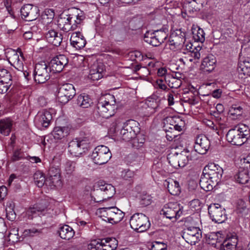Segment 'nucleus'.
<instances>
[{
  "mask_svg": "<svg viewBox=\"0 0 250 250\" xmlns=\"http://www.w3.org/2000/svg\"><path fill=\"white\" fill-rule=\"evenodd\" d=\"M223 169L218 165L210 163L203 169L200 180L201 188L206 191H210L220 182Z\"/></svg>",
  "mask_w": 250,
  "mask_h": 250,
  "instance_id": "f257e3e1",
  "label": "nucleus"
},
{
  "mask_svg": "<svg viewBox=\"0 0 250 250\" xmlns=\"http://www.w3.org/2000/svg\"><path fill=\"white\" fill-rule=\"evenodd\" d=\"M115 103V98L113 95L106 94L103 96L100 97L97 104V111L100 116L108 119L115 113L117 109Z\"/></svg>",
  "mask_w": 250,
  "mask_h": 250,
  "instance_id": "f03ea898",
  "label": "nucleus"
},
{
  "mask_svg": "<svg viewBox=\"0 0 250 250\" xmlns=\"http://www.w3.org/2000/svg\"><path fill=\"white\" fill-rule=\"evenodd\" d=\"M84 19V16L82 12L77 15L61 16L58 20V26L65 32L74 30L80 26Z\"/></svg>",
  "mask_w": 250,
  "mask_h": 250,
  "instance_id": "7ed1b4c3",
  "label": "nucleus"
},
{
  "mask_svg": "<svg viewBox=\"0 0 250 250\" xmlns=\"http://www.w3.org/2000/svg\"><path fill=\"white\" fill-rule=\"evenodd\" d=\"M7 58L9 62L18 71L21 72L25 78L28 80L30 72L24 69L23 65L24 57L22 52L11 49L7 52Z\"/></svg>",
  "mask_w": 250,
  "mask_h": 250,
  "instance_id": "20e7f679",
  "label": "nucleus"
},
{
  "mask_svg": "<svg viewBox=\"0 0 250 250\" xmlns=\"http://www.w3.org/2000/svg\"><path fill=\"white\" fill-rule=\"evenodd\" d=\"M90 148V141L87 138L75 139L69 143L68 150L74 157H80Z\"/></svg>",
  "mask_w": 250,
  "mask_h": 250,
  "instance_id": "39448f33",
  "label": "nucleus"
},
{
  "mask_svg": "<svg viewBox=\"0 0 250 250\" xmlns=\"http://www.w3.org/2000/svg\"><path fill=\"white\" fill-rule=\"evenodd\" d=\"M140 131L139 123L133 120L127 121L120 131V137L125 142H129L134 138Z\"/></svg>",
  "mask_w": 250,
  "mask_h": 250,
  "instance_id": "423d86ee",
  "label": "nucleus"
},
{
  "mask_svg": "<svg viewBox=\"0 0 250 250\" xmlns=\"http://www.w3.org/2000/svg\"><path fill=\"white\" fill-rule=\"evenodd\" d=\"M129 223L131 228L138 232H144L150 227L148 218L142 213L133 214L131 217Z\"/></svg>",
  "mask_w": 250,
  "mask_h": 250,
  "instance_id": "0eeeda50",
  "label": "nucleus"
},
{
  "mask_svg": "<svg viewBox=\"0 0 250 250\" xmlns=\"http://www.w3.org/2000/svg\"><path fill=\"white\" fill-rule=\"evenodd\" d=\"M183 212V207L177 202H170L166 204L161 211V214H163L167 218L176 221L182 215Z\"/></svg>",
  "mask_w": 250,
  "mask_h": 250,
  "instance_id": "6e6552de",
  "label": "nucleus"
},
{
  "mask_svg": "<svg viewBox=\"0 0 250 250\" xmlns=\"http://www.w3.org/2000/svg\"><path fill=\"white\" fill-rule=\"evenodd\" d=\"M51 72V69L45 62L36 64L33 72L35 81L38 83H45L50 79Z\"/></svg>",
  "mask_w": 250,
  "mask_h": 250,
  "instance_id": "1a4fd4ad",
  "label": "nucleus"
},
{
  "mask_svg": "<svg viewBox=\"0 0 250 250\" xmlns=\"http://www.w3.org/2000/svg\"><path fill=\"white\" fill-rule=\"evenodd\" d=\"M111 153L109 149L104 145L95 147L91 155L94 163L102 165L106 163L111 157Z\"/></svg>",
  "mask_w": 250,
  "mask_h": 250,
  "instance_id": "9d476101",
  "label": "nucleus"
},
{
  "mask_svg": "<svg viewBox=\"0 0 250 250\" xmlns=\"http://www.w3.org/2000/svg\"><path fill=\"white\" fill-rule=\"evenodd\" d=\"M104 220L112 224L120 222L124 218L125 213L116 207H111L103 208Z\"/></svg>",
  "mask_w": 250,
  "mask_h": 250,
  "instance_id": "9b49d317",
  "label": "nucleus"
},
{
  "mask_svg": "<svg viewBox=\"0 0 250 250\" xmlns=\"http://www.w3.org/2000/svg\"><path fill=\"white\" fill-rule=\"evenodd\" d=\"M191 157L188 152H182L180 153L169 154L167 160L170 165L175 168L184 167L191 160Z\"/></svg>",
  "mask_w": 250,
  "mask_h": 250,
  "instance_id": "f8f14e48",
  "label": "nucleus"
},
{
  "mask_svg": "<svg viewBox=\"0 0 250 250\" xmlns=\"http://www.w3.org/2000/svg\"><path fill=\"white\" fill-rule=\"evenodd\" d=\"M76 94V90L73 84L65 83L59 89L58 99L59 102L65 104L71 100Z\"/></svg>",
  "mask_w": 250,
  "mask_h": 250,
  "instance_id": "ddd939ff",
  "label": "nucleus"
},
{
  "mask_svg": "<svg viewBox=\"0 0 250 250\" xmlns=\"http://www.w3.org/2000/svg\"><path fill=\"white\" fill-rule=\"evenodd\" d=\"M167 38L166 32L162 30H156L154 32L147 31L144 35V41L154 46H158Z\"/></svg>",
  "mask_w": 250,
  "mask_h": 250,
  "instance_id": "4468645a",
  "label": "nucleus"
},
{
  "mask_svg": "<svg viewBox=\"0 0 250 250\" xmlns=\"http://www.w3.org/2000/svg\"><path fill=\"white\" fill-rule=\"evenodd\" d=\"M208 211L210 218L215 223H222L227 218L225 208L219 204L210 205Z\"/></svg>",
  "mask_w": 250,
  "mask_h": 250,
  "instance_id": "2eb2a0df",
  "label": "nucleus"
},
{
  "mask_svg": "<svg viewBox=\"0 0 250 250\" xmlns=\"http://www.w3.org/2000/svg\"><path fill=\"white\" fill-rule=\"evenodd\" d=\"M182 237L188 243L195 245L202 238V232L199 228L190 227L184 230Z\"/></svg>",
  "mask_w": 250,
  "mask_h": 250,
  "instance_id": "dca6fc26",
  "label": "nucleus"
},
{
  "mask_svg": "<svg viewBox=\"0 0 250 250\" xmlns=\"http://www.w3.org/2000/svg\"><path fill=\"white\" fill-rule=\"evenodd\" d=\"M102 246L103 250H115L118 247V241L115 238H105L98 241H94L88 245V249H96V246Z\"/></svg>",
  "mask_w": 250,
  "mask_h": 250,
  "instance_id": "f3484780",
  "label": "nucleus"
},
{
  "mask_svg": "<svg viewBox=\"0 0 250 250\" xmlns=\"http://www.w3.org/2000/svg\"><path fill=\"white\" fill-rule=\"evenodd\" d=\"M68 62V59L65 55H59L50 61L48 66L53 73H59L63 70Z\"/></svg>",
  "mask_w": 250,
  "mask_h": 250,
  "instance_id": "a211bd4d",
  "label": "nucleus"
},
{
  "mask_svg": "<svg viewBox=\"0 0 250 250\" xmlns=\"http://www.w3.org/2000/svg\"><path fill=\"white\" fill-rule=\"evenodd\" d=\"M39 10L31 4L24 5L21 9V18L27 21L35 20L39 16Z\"/></svg>",
  "mask_w": 250,
  "mask_h": 250,
  "instance_id": "6ab92c4d",
  "label": "nucleus"
},
{
  "mask_svg": "<svg viewBox=\"0 0 250 250\" xmlns=\"http://www.w3.org/2000/svg\"><path fill=\"white\" fill-rule=\"evenodd\" d=\"M184 34L180 30L172 33L169 39V46L171 50L175 51L183 47L185 41Z\"/></svg>",
  "mask_w": 250,
  "mask_h": 250,
  "instance_id": "aec40b11",
  "label": "nucleus"
},
{
  "mask_svg": "<svg viewBox=\"0 0 250 250\" xmlns=\"http://www.w3.org/2000/svg\"><path fill=\"white\" fill-rule=\"evenodd\" d=\"M99 188V189H97L96 192L98 194L102 195L103 197L98 199L94 197L93 200L95 202H100L106 199L110 198L115 192L114 187L111 184H104V185H101Z\"/></svg>",
  "mask_w": 250,
  "mask_h": 250,
  "instance_id": "412c9836",
  "label": "nucleus"
},
{
  "mask_svg": "<svg viewBox=\"0 0 250 250\" xmlns=\"http://www.w3.org/2000/svg\"><path fill=\"white\" fill-rule=\"evenodd\" d=\"M210 143L208 139L204 135L197 136L195 141V151L200 154H205L208 150Z\"/></svg>",
  "mask_w": 250,
  "mask_h": 250,
  "instance_id": "4be33fe9",
  "label": "nucleus"
},
{
  "mask_svg": "<svg viewBox=\"0 0 250 250\" xmlns=\"http://www.w3.org/2000/svg\"><path fill=\"white\" fill-rule=\"evenodd\" d=\"M47 211V206L45 202L34 205L30 207L26 211L28 219H32L41 215H44Z\"/></svg>",
  "mask_w": 250,
  "mask_h": 250,
  "instance_id": "5701e85b",
  "label": "nucleus"
},
{
  "mask_svg": "<svg viewBox=\"0 0 250 250\" xmlns=\"http://www.w3.org/2000/svg\"><path fill=\"white\" fill-rule=\"evenodd\" d=\"M52 119L51 113L46 110L40 111L35 118V122L39 126L47 127Z\"/></svg>",
  "mask_w": 250,
  "mask_h": 250,
  "instance_id": "b1692460",
  "label": "nucleus"
},
{
  "mask_svg": "<svg viewBox=\"0 0 250 250\" xmlns=\"http://www.w3.org/2000/svg\"><path fill=\"white\" fill-rule=\"evenodd\" d=\"M105 70L104 65L102 62H94L90 67L88 78L92 81L99 80L103 77Z\"/></svg>",
  "mask_w": 250,
  "mask_h": 250,
  "instance_id": "393cba45",
  "label": "nucleus"
},
{
  "mask_svg": "<svg viewBox=\"0 0 250 250\" xmlns=\"http://www.w3.org/2000/svg\"><path fill=\"white\" fill-rule=\"evenodd\" d=\"M78 167L77 161L67 160L62 164V172L65 178L73 176Z\"/></svg>",
  "mask_w": 250,
  "mask_h": 250,
  "instance_id": "a878e982",
  "label": "nucleus"
},
{
  "mask_svg": "<svg viewBox=\"0 0 250 250\" xmlns=\"http://www.w3.org/2000/svg\"><path fill=\"white\" fill-rule=\"evenodd\" d=\"M249 211V209L244 201L239 199L235 202V217L238 219L243 220L248 215Z\"/></svg>",
  "mask_w": 250,
  "mask_h": 250,
  "instance_id": "bb28decb",
  "label": "nucleus"
},
{
  "mask_svg": "<svg viewBox=\"0 0 250 250\" xmlns=\"http://www.w3.org/2000/svg\"><path fill=\"white\" fill-rule=\"evenodd\" d=\"M186 49L187 52L186 53L188 55V57H185L187 61L188 60L189 62H192L194 60H199L201 57L200 50L201 47L199 46H194L193 45L189 43L185 45Z\"/></svg>",
  "mask_w": 250,
  "mask_h": 250,
  "instance_id": "cd10ccee",
  "label": "nucleus"
},
{
  "mask_svg": "<svg viewBox=\"0 0 250 250\" xmlns=\"http://www.w3.org/2000/svg\"><path fill=\"white\" fill-rule=\"evenodd\" d=\"M216 64V58L214 55L210 54L203 59L201 68L203 71L209 73L214 69Z\"/></svg>",
  "mask_w": 250,
  "mask_h": 250,
  "instance_id": "c85d7f7f",
  "label": "nucleus"
},
{
  "mask_svg": "<svg viewBox=\"0 0 250 250\" xmlns=\"http://www.w3.org/2000/svg\"><path fill=\"white\" fill-rule=\"evenodd\" d=\"M70 41L71 44L77 49L83 48L86 43L84 37L80 32L73 33Z\"/></svg>",
  "mask_w": 250,
  "mask_h": 250,
  "instance_id": "c756f323",
  "label": "nucleus"
},
{
  "mask_svg": "<svg viewBox=\"0 0 250 250\" xmlns=\"http://www.w3.org/2000/svg\"><path fill=\"white\" fill-rule=\"evenodd\" d=\"M45 38L49 43L59 46L62 42V35L54 29H50L45 33Z\"/></svg>",
  "mask_w": 250,
  "mask_h": 250,
  "instance_id": "7c9ffc66",
  "label": "nucleus"
},
{
  "mask_svg": "<svg viewBox=\"0 0 250 250\" xmlns=\"http://www.w3.org/2000/svg\"><path fill=\"white\" fill-rule=\"evenodd\" d=\"M237 71L239 73L250 75V58L242 57L240 55Z\"/></svg>",
  "mask_w": 250,
  "mask_h": 250,
  "instance_id": "2f4dec72",
  "label": "nucleus"
},
{
  "mask_svg": "<svg viewBox=\"0 0 250 250\" xmlns=\"http://www.w3.org/2000/svg\"><path fill=\"white\" fill-rule=\"evenodd\" d=\"M204 2L205 0H187L185 7L189 13H194L201 9Z\"/></svg>",
  "mask_w": 250,
  "mask_h": 250,
  "instance_id": "473e14b6",
  "label": "nucleus"
},
{
  "mask_svg": "<svg viewBox=\"0 0 250 250\" xmlns=\"http://www.w3.org/2000/svg\"><path fill=\"white\" fill-rule=\"evenodd\" d=\"M58 232L61 238L65 240H70L75 234L73 229L67 225L60 227Z\"/></svg>",
  "mask_w": 250,
  "mask_h": 250,
  "instance_id": "72a5a7b5",
  "label": "nucleus"
},
{
  "mask_svg": "<svg viewBox=\"0 0 250 250\" xmlns=\"http://www.w3.org/2000/svg\"><path fill=\"white\" fill-rule=\"evenodd\" d=\"M13 123L11 119L6 118L0 121V133L4 136H8L11 131Z\"/></svg>",
  "mask_w": 250,
  "mask_h": 250,
  "instance_id": "f704fd0d",
  "label": "nucleus"
},
{
  "mask_svg": "<svg viewBox=\"0 0 250 250\" xmlns=\"http://www.w3.org/2000/svg\"><path fill=\"white\" fill-rule=\"evenodd\" d=\"M236 129V136H238V140L243 138V141H247L248 138L250 137V130L249 127L244 124L238 125H235Z\"/></svg>",
  "mask_w": 250,
  "mask_h": 250,
  "instance_id": "c9c22d12",
  "label": "nucleus"
},
{
  "mask_svg": "<svg viewBox=\"0 0 250 250\" xmlns=\"http://www.w3.org/2000/svg\"><path fill=\"white\" fill-rule=\"evenodd\" d=\"M69 133V129L68 127L56 126L54 127L52 134L54 139L57 140L62 139L67 136Z\"/></svg>",
  "mask_w": 250,
  "mask_h": 250,
  "instance_id": "e433bc0d",
  "label": "nucleus"
},
{
  "mask_svg": "<svg viewBox=\"0 0 250 250\" xmlns=\"http://www.w3.org/2000/svg\"><path fill=\"white\" fill-rule=\"evenodd\" d=\"M55 13L52 9H45L41 16V21L44 25L52 24Z\"/></svg>",
  "mask_w": 250,
  "mask_h": 250,
  "instance_id": "4c0bfd02",
  "label": "nucleus"
},
{
  "mask_svg": "<svg viewBox=\"0 0 250 250\" xmlns=\"http://www.w3.org/2000/svg\"><path fill=\"white\" fill-rule=\"evenodd\" d=\"M194 25L192 27L193 39L196 42H201V43H203L205 40L204 30L198 26L194 27Z\"/></svg>",
  "mask_w": 250,
  "mask_h": 250,
  "instance_id": "58836bf2",
  "label": "nucleus"
},
{
  "mask_svg": "<svg viewBox=\"0 0 250 250\" xmlns=\"http://www.w3.org/2000/svg\"><path fill=\"white\" fill-rule=\"evenodd\" d=\"M121 34V29L119 24L112 25L109 30L108 37L110 40H117Z\"/></svg>",
  "mask_w": 250,
  "mask_h": 250,
  "instance_id": "ea45409f",
  "label": "nucleus"
},
{
  "mask_svg": "<svg viewBox=\"0 0 250 250\" xmlns=\"http://www.w3.org/2000/svg\"><path fill=\"white\" fill-rule=\"evenodd\" d=\"M167 188L171 195H178L181 192L179 184L176 181L171 180V182H167Z\"/></svg>",
  "mask_w": 250,
  "mask_h": 250,
  "instance_id": "a19ab883",
  "label": "nucleus"
},
{
  "mask_svg": "<svg viewBox=\"0 0 250 250\" xmlns=\"http://www.w3.org/2000/svg\"><path fill=\"white\" fill-rule=\"evenodd\" d=\"M77 103L82 108H88L92 104V102L88 95H80L78 97Z\"/></svg>",
  "mask_w": 250,
  "mask_h": 250,
  "instance_id": "79ce46f5",
  "label": "nucleus"
},
{
  "mask_svg": "<svg viewBox=\"0 0 250 250\" xmlns=\"http://www.w3.org/2000/svg\"><path fill=\"white\" fill-rule=\"evenodd\" d=\"M35 184L39 188L42 187L44 184L46 185V178L40 171H38L34 174Z\"/></svg>",
  "mask_w": 250,
  "mask_h": 250,
  "instance_id": "37998d69",
  "label": "nucleus"
},
{
  "mask_svg": "<svg viewBox=\"0 0 250 250\" xmlns=\"http://www.w3.org/2000/svg\"><path fill=\"white\" fill-rule=\"evenodd\" d=\"M236 181L239 184H245L249 181L248 170L239 168Z\"/></svg>",
  "mask_w": 250,
  "mask_h": 250,
  "instance_id": "c03bdc74",
  "label": "nucleus"
},
{
  "mask_svg": "<svg viewBox=\"0 0 250 250\" xmlns=\"http://www.w3.org/2000/svg\"><path fill=\"white\" fill-rule=\"evenodd\" d=\"M145 140L144 135L142 134H139V133L131 141L133 147L136 148H139L143 146Z\"/></svg>",
  "mask_w": 250,
  "mask_h": 250,
  "instance_id": "a18cd8bd",
  "label": "nucleus"
},
{
  "mask_svg": "<svg viewBox=\"0 0 250 250\" xmlns=\"http://www.w3.org/2000/svg\"><path fill=\"white\" fill-rule=\"evenodd\" d=\"M62 185L61 175L46 178V186L50 187H60Z\"/></svg>",
  "mask_w": 250,
  "mask_h": 250,
  "instance_id": "49530a36",
  "label": "nucleus"
},
{
  "mask_svg": "<svg viewBox=\"0 0 250 250\" xmlns=\"http://www.w3.org/2000/svg\"><path fill=\"white\" fill-rule=\"evenodd\" d=\"M165 81L168 85L171 88H178L182 84V81L170 78V75L165 77Z\"/></svg>",
  "mask_w": 250,
  "mask_h": 250,
  "instance_id": "de8ad7c7",
  "label": "nucleus"
},
{
  "mask_svg": "<svg viewBox=\"0 0 250 250\" xmlns=\"http://www.w3.org/2000/svg\"><path fill=\"white\" fill-rule=\"evenodd\" d=\"M237 165L239 166L240 169L246 168L248 170L249 168H250V155H249L246 157H243L242 158H239L237 160Z\"/></svg>",
  "mask_w": 250,
  "mask_h": 250,
  "instance_id": "09e8293b",
  "label": "nucleus"
},
{
  "mask_svg": "<svg viewBox=\"0 0 250 250\" xmlns=\"http://www.w3.org/2000/svg\"><path fill=\"white\" fill-rule=\"evenodd\" d=\"M0 82L11 83L12 76L10 73L6 69H0Z\"/></svg>",
  "mask_w": 250,
  "mask_h": 250,
  "instance_id": "8fccbe9b",
  "label": "nucleus"
},
{
  "mask_svg": "<svg viewBox=\"0 0 250 250\" xmlns=\"http://www.w3.org/2000/svg\"><path fill=\"white\" fill-rule=\"evenodd\" d=\"M233 236L227 237L224 241L220 250H234V242L232 241Z\"/></svg>",
  "mask_w": 250,
  "mask_h": 250,
  "instance_id": "3c124183",
  "label": "nucleus"
},
{
  "mask_svg": "<svg viewBox=\"0 0 250 250\" xmlns=\"http://www.w3.org/2000/svg\"><path fill=\"white\" fill-rule=\"evenodd\" d=\"M146 108H148L150 109V113H154L156 111V109L158 107V104L156 100L151 99H148L146 102Z\"/></svg>",
  "mask_w": 250,
  "mask_h": 250,
  "instance_id": "603ef678",
  "label": "nucleus"
},
{
  "mask_svg": "<svg viewBox=\"0 0 250 250\" xmlns=\"http://www.w3.org/2000/svg\"><path fill=\"white\" fill-rule=\"evenodd\" d=\"M19 229L18 228H15L12 229L10 231V232L8 234V237L9 239V241L11 239L13 242H17L19 240Z\"/></svg>",
  "mask_w": 250,
  "mask_h": 250,
  "instance_id": "864d4df0",
  "label": "nucleus"
},
{
  "mask_svg": "<svg viewBox=\"0 0 250 250\" xmlns=\"http://www.w3.org/2000/svg\"><path fill=\"white\" fill-rule=\"evenodd\" d=\"M151 198L147 194L142 195L140 199V204L142 206H147L151 203Z\"/></svg>",
  "mask_w": 250,
  "mask_h": 250,
  "instance_id": "5fc2aeb1",
  "label": "nucleus"
},
{
  "mask_svg": "<svg viewBox=\"0 0 250 250\" xmlns=\"http://www.w3.org/2000/svg\"><path fill=\"white\" fill-rule=\"evenodd\" d=\"M190 208L194 210H199L202 208V203L199 199H194L189 203Z\"/></svg>",
  "mask_w": 250,
  "mask_h": 250,
  "instance_id": "6e6d98bb",
  "label": "nucleus"
},
{
  "mask_svg": "<svg viewBox=\"0 0 250 250\" xmlns=\"http://www.w3.org/2000/svg\"><path fill=\"white\" fill-rule=\"evenodd\" d=\"M176 119H180L179 117H167L164 119V123L166 125H170V127H174V125H175L177 120Z\"/></svg>",
  "mask_w": 250,
  "mask_h": 250,
  "instance_id": "4d7b16f0",
  "label": "nucleus"
},
{
  "mask_svg": "<svg viewBox=\"0 0 250 250\" xmlns=\"http://www.w3.org/2000/svg\"><path fill=\"white\" fill-rule=\"evenodd\" d=\"M177 122L175 125H174V127L168 126V128L171 130L174 129L178 132L182 130L183 128L184 127V122L181 119H176Z\"/></svg>",
  "mask_w": 250,
  "mask_h": 250,
  "instance_id": "13d9d810",
  "label": "nucleus"
},
{
  "mask_svg": "<svg viewBox=\"0 0 250 250\" xmlns=\"http://www.w3.org/2000/svg\"><path fill=\"white\" fill-rule=\"evenodd\" d=\"M245 116L243 109L241 106H239L238 107H235V120L238 119L241 120L244 119Z\"/></svg>",
  "mask_w": 250,
  "mask_h": 250,
  "instance_id": "bf43d9fd",
  "label": "nucleus"
},
{
  "mask_svg": "<svg viewBox=\"0 0 250 250\" xmlns=\"http://www.w3.org/2000/svg\"><path fill=\"white\" fill-rule=\"evenodd\" d=\"M23 153L19 149L14 151L13 156L11 158L12 161H17L23 158Z\"/></svg>",
  "mask_w": 250,
  "mask_h": 250,
  "instance_id": "052dcab7",
  "label": "nucleus"
},
{
  "mask_svg": "<svg viewBox=\"0 0 250 250\" xmlns=\"http://www.w3.org/2000/svg\"><path fill=\"white\" fill-rule=\"evenodd\" d=\"M12 82L11 83H7V82H0V93L3 94L6 93L8 89L9 88V87L11 85Z\"/></svg>",
  "mask_w": 250,
  "mask_h": 250,
  "instance_id": "680f3d73",
  "label": "nucleus"
},
{
  "mask_svg": "<svg viewBox=\"0 0 250 250\" xmlns=\"http://www.w3.org/2000/svg\"><path fill=\"white\" fill-rule=\"evenodd\" d=\"M234 139V129L232 128L229 130L226 135V139L228 143L233 145V140Z\"/></svg>",
  "mask_w": 250,
  "mask_h": 250,
  "instance_id": "e2e57ef3",
  "label": "nucleus"
},
{
  "mask_svg": "<svg viewBox=\"0 0 250 250\" xmlns=\"http://www.w3.org/2000/svg\"><path fill=\"white\" fill-rule=\"evenodd\" d=\"M167 248L163 243L156 242L152 245L151 250H167Z\"/></svg>",
  "mask_w": 250,
  "mask_h": 250,
  "instance_id": "0e129e2a",
  "label": "nucleus"
},
{
  "mask_svg": "<svg viewBox=\"0 0 250 250\" xmlns=\"http://www.w3.org/2000/svg\"><path fill=\"white\" fill-rule=\"evenodd\" d=\"M58 175H61L60 169L54 167H51L49 170L48 177H52Z\"/></svg>",
  "mask_w": 250,
  "mask_h": 250,
  "instance_id": "69168bd1",
  "label": "nucleus"
},
{
  "mask_svg": "<svg viewBox=\"0 0 250 250\" xmlns=\"http://www.w3.org/2000/svg\"><path fill=\"white\" fill-rule=\"evenodd\" d=\"M40 231L36 228H32L28 229H26L24 230V234L29 235V236H33L34 234L40 233Z\"/></svg>",
  "mask_w": 250,
  "mask_h": 250,
  "instance_id": "338daca9",
  "label": "nucleus"
},
{
  "mask_svg": "<svg viewBox=\"0 0 250 250\" xmlns=\"http://www.w3.org/2000/svg\"><path fill=\"white\" fill-rule=\"evenodd\" d=\"M167 70L165 67H161L159 68L157 70V75L159 77H166L169 74H167Z\"/></svg>",
  "mask_w": 250,
  "mask_h": 250,
  "instance_id": "774afa93",
  "label": "nucleus"
}]
</instances>
